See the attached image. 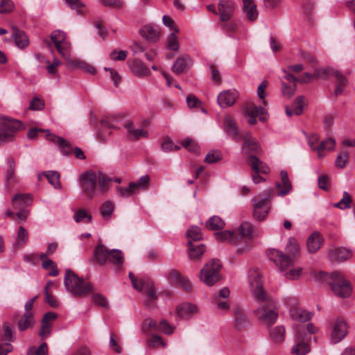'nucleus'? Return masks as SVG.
Segmentation results:
<instances>
[{"mask_svg":"<svg viewBox=\"0 0 355 355\" xmlns=\"http://www.w3.org/2000/svg\"><path fill=\"white\" fill-rule=\"evenodd\" d=\"M261 278L262 275L257 268L249 270L248 279L250 289L260 306L254 310V314L259 320L270 327L276 322L278 314L275 311V302L263 290Z\"/></svg>","mask_w":355,"mask_h":355,"instance_id":"obj_1","label":"nucleus"},{"mask_svg":"<svg viewBox=\"0 0 355 355\" xmlns=\"http://www.w3.org/2000/svg\"><path fill=\"white\" fill-rule=\"evenodd\" d=\"M112 180L101 171H87L80 176V187L90 199L98 196V192L105 194L110 188Z\"/></svg>","mask_w":355,"mask_h":355,"instance_id":"obj_2","label":"nucleus"},{"mask_svg":"<svg viewBox=\"0 0 355 355\" xmlns=\"http://www.w3.org/2000/svg\"><path fill=\"white\" fill-rule=\"evenodd\" d=\"M317 278L327 281L334 293L340 297H347L352 293V286L341 272L335 271L331 274L320 271Z\"/></svg>","mask_w":355,"mask_h":355,"instance_id":"obj_3","label":"nucleus"},{"mask_svg":"<svg viewBox=\"0 0 355 355\" xmlns=\"http://www.w3.org/2000/svg\"><path fill=\"white\" fill-rule=\"evenodd\" d=\"M93 261L101 266H104L109 261L116 268H119L124 262L123 253L121 250H109L103 244H98L94 251Z\"/></svg>","mask_w":355,"mask_h":355,"instance_id":"obj_4","label":"nucleus"},{"mask_svg":"<svg viewBox=\"0 0 355 355\" xmlns=\"http://www.w3.org/2000/svg\"><path fill=\"white\" fill-rule=\"evenodd\" d=\"M64 284L66 289L73 295H83L93 290L91 284L85 282L69 269L66 270Z\"/></svg>","mask_w":355,"mask_h":355,"instance_id":"obj_5","label":"nucleus"},{"mask_svg":"<svg viewBox=\"0 0 355 355\" xmlns=\"http://www.w3.org/2000/svg\"><path fill=\"white\" fill-rule=\"evenodd\" d=\"M222 264L219 259H212L200 272V279L207 286H211L221 279Z\"/></svg>","mask_w":355,"mask_h":355,"instance_id":"obj_6","label":"nucleus"},{"mask_svg":"<svg viewBox=\"0 0 355 355\" xmlns=\"http://www.w3.org/2000/svg\"><path fill=\"white\" fill-rule=\"evenodd\" d=\"M50 39L51 41L45 40L44 44L51 49L53 43L60 55L68 60L71 56V44L66 40L65 33L60 30L54 31L51 33Z\"/></svg>","mask_w":355,"mask_h":355,"instance_id":"obj_7","label":"nucleus"},{"mask_svg":"<svg viewBox=\"0 0 355 355\" xmlns=\"http://www.w3.org/2000/svg\"><path fill=\"white\" fill-rule=\"evenodd\" d=\"M272 195V191L268 190L265 194L253 198V216L256 220L261 221L267 216Z\"/></svg>","mask_w":355,"mask_h":355,"instance_id":"obj_8","label":"nucleus"},{"mask_svg":"<svg viewBox=\"0 0 355 355\" xmlns=\"http://www.w3.org/2000/svg\"><path fill=\"white\" fill-rule=\"evenodd\" d=\"M37 296L30 299L24 306V313L19 316L16 315L15 320L17 322L18 329L20 331H24L25 330L33 328L35 320L34 319V314L33 311V304Z\"/></svg>","mask_w":355,"mask_h":355,"instance_id":"obj_9","label":"nucleus"},{"mask_svg":"<svg viewBox=\"0 0 355 355\" xmlns=\"http://www.w3.org/2000/svg\"><path fill=\"white\" fill-rule=\"evenodd\" d=\"M296 344L293 346L291 353L294 355H305L310 352V346L306 342V335L304 333V327L297 325L295 327Z\"/></svg>","mask_w":355,"mask_h":355,"instance_id":"obj_10","label":"nucleus"},{"mask_svg":"<svg viewBox=\"0 0 355 355\" xmlns=\"http://www.w3.org/2000/svg\"><path fill=\"white\" fill-rule=\"evenodd\" d=\"M21 125L22 123L18 120L2 123L0 125V146L12 141Z\"/></svg>","mask_w":355,"mask_h":355,"instance_id":"obj_11","label":"nucleus"},{"mask_svg":"<svg viewBox=\"0 0 355 355\" xmlns=\"http://www.w3.org/2000/svg\"><path fill=\"white\" fill-rule=\"evenodd\" d=\"M245 115L249 116L248 123L254 125L257 122L256 117L259 116L261 121L266 119V110L261 106H257L253 103H248L245 107Z\"/></svg>","mask_w":355,"mask_h":355,"instance_id":"obj_12","label":"nucleus"},{"mask_svg":"<svg viewBox=\"0 0 355 355\" xmlns=\"http://www.w3.org/2000/svg\"><path fill=\"white\" fill-rule=\"evenodd\" d=\"M285 75L282 80V93L284 98H290L296 90L297 78L291 73L284 70Z\"/></svg>","mask_w":355,"mask_h":355,"instance_id":"obj_13","label":"nucleus"},{"mask_svg":"<svg viewBox=\"0 0 355 355\" xmlns=\"http://www.w3.org/2000/svg\"><path fill=\"white\" fill-rule=\"evenodd\" d=\"M347 324L343 318H338L335 321L331 333V340L333 343L341 341L347 334Z\"/></svg>","mask_w":355,"mask_h":355,"instance_id":"obj_14","label":"nucleus"},{"mask_svg":"<svg viewBox=\"0 0 355 355\" xmlns=\"http://www.w3.org/2000/svg\"><path fill=\"white\" fill-rule=\"evenodd\" d=\"M30 196L28 194L21 193L15 195L12 198V204L13 207L15 209H19L17 214V216L21 220H26L28 217V211L23 209L22 207L28 204V202L30 200Z\"/></svg>","mask_w":355,"mask_h":355,"instance_id":"obj_15","label":"nucleus"},{"mask_svg":"<svg viewBox=\"0 0 355 355\" xmlns=\"http://www.w3.org/2000/svg\"><path fill=\"white\" fill-rule=\"evenodd\" d=\"M272 259L282 271H284L293 265V258L285 254L282 251L273 250L272 251Z\"/></svg>","mask_w":355,"mask_h":355,"instance_id":"obj_16","label":"nucleus"},{"mask_svg":"<svg viewBox=\"0 0 355 355\" xmlns=\"http://www.w3.org/2000/svg\"><path fill=\"white\" fill-rule=\"evenodd\" d=\"M242 138L243 139L242 150L244 154L251 156L260 153L261 148L259 144L250 133H246Z\"/></svg>","mask_w":355,"mask_h":355,"instance_id":"obj_17","label":"nucleus"},{"mask_svg":"<svg viewBox=\"0 0 355 355\" xmlns=\"http://www.w3.org/2000/svg\"><path fill=\"white\" fill-rule=\"evenodd\" d=\"M235 8V3L232 0H220L218 3L220 19L223 21L230 19Z\"/></svg>","mask_w":355,"mask_h":355,"instance_id":"obj_18","label":"nucleus"},{"mask_svg":"<svg viewBox=\"0 0 355 355\" xmlns=\"http://www.w3.org/2000/svg\"><path fill=\"white\" fill-rule=\"evenodd\" d=\"M309 145L313 150L318 152V156L319 158H322L325 156L323 151L334 150L336 146V141L332 138H328L322 141L318 146H315L313 142L310 141H309Z\"/></svg>","mask_w":355,"mask_h":355,"instance_id":"obj_19","label":"nucleus"},{"mask_svg":"<svg viewBox=\"0 0 355 355\" xmlns=\"http://www.w3.org/2000/svg\"><path fill=\"white\" fill-rule=\"evenodd\" d=\"M304 105V97L299 96L295 99L291 106L286 105L285 107L286 114L288 116H293V115L299 116L302 113Z\"/></svg>","mask_w":355,"mask_h":355,"instance_id":"obj_20","label":"nucleus"},{"mask_svg":"<svg viewBox=\"0 0 355 355\" xmlns=\"http://www.w3.org/2000/svg\"><path fill=\"white\" fill-rule=\"evenodd\" d=\"M224 129L229 135H231L236 141L241 139L243 137L240 133L235 121L229 115L225 116Z\"/></svg>","mask_w":355,"mask_h":355,"instance_id":"obj_21","label":"nucleus"},{"mask_svg":"<svg viewBox=\"0 0 355 355\" xmlns=\"http://www.w3.org/2000/svg\"><path fill=\"white\" fill-rule=\"evenodd\" d=\"M238 95L236 91L226 90L220 92L218 96V103L219 105L224 108L232 106Z\"/></svg>","mask_w":355,"mask_h":355,"instance_id":"obj_22","label":"nucleus"},{"mask_svg":"<svg viewBox=\"0 0 355 355\" xmlns=\"http://www.w3.org/2000/svg\"><path fill=\"white\" fill-rule=\"evenodd\" d=\"M128 130L127 137L131 140H138L141 137H147L148 133L143 128H136L132 121H127L124 125Z\"/></svg>","mask_w":355,"mask_h":355,"instance_id":"obj_23","label":"nucleus"},{"mask_svg":"<svg viewBox=\"0 0 355 355\" xmlns=\"http://www.w3.org/2000/svg\"><path fill=\"white\" fill-rule=\"evenodd\" d=\"M46 137L49 141L57 144L60 148L61 152L64 155H68L71 153V144L66 139L51 133L47 134Z\"/></svg>","mask_w":355,"mask_h":355,"instance_id":"obj_24","label":"nucleus"},{"mask_svg":"<svg viewBox=\"0 0 355 355\" xmlns=\"http://www.w3.org/2000/svg\"><path fill=\"white\" fill-rule=\"evenodd\" d=\"M139 33L143 37L150 42H157L160 36L158 28L150 24L143 26Z\"/></svg>","mask_w":355,"mask_h":355,"instance_id":"obj_25","label":"nucleus"},{"mask_svg":"<svg viewBox=\"0 0 355 355\" xmlns=\"http://www.w3.org/2000/svg\"><path fill=\"white\" fill-rule=\"evenodd\" d=\"M351 256V252L345 248H336L329 250L328 258L331 261H344L348 259Z\"/></svg>","mask_w":355,"mask_h":355,"instance_id":"obj_26","label":"nucleus"},{"mask_svg":"<svg viewBox=\"0 0 355 355\" xmlns=\"http://www.w3.org/2000/svg\"><path fill=\"white\" fill-rule=\"evenodd\" d=\"M12 36L14 37L15 44L19 49H24L29 44V40L26 33L17 27L12 26L11 28Z\"/></svg>","mask_w":355,"mask_h":355,"instance_id":"obj_27","label":"nucleus"},{"mask_svg":"<svg viewBox=\"0 0 355 355\" xmlns=\"http://www.w3.org/2000/svg\"><path fill=\"white\" fill-rule=\"evenodd\" d=\"M257 233L252 225L248 222H243L239 228V241L241 239L245 240H250L254 236H257Z\"/></svg>","mask_w":355,"mask_h":355,"instance_id":"obj_28","label":"nucleus"},{"mask_svg":"<svg viewBox=\"0 0 355 355\" xmlns=\"http://www.w3.org/2000/svg\"><path fill=\"white\" fill-rule=\"evenodd\" d=\"M198 312V307L191 303H184L177 307L178 315L183 319H189L191 316Z\"/></svg>","mask_w":355,"mask_h":355,"instance_id":"obj_29","label":"nucleus"},{"mask_svg":"<svg viewBox=\"0 0 355 355\" xmlns=\"http://www.w3.org/2000/svg\"><path fill=\"white\" fill-rule=\"evenodd\" d=\"M247 163L252 169V178L255 184L264 182L265 179L259 175V172L257 171V164L259 163V159L255 155L248 156L247 159Z\"/></svg>","mask_w":355,"mask_h":355,"instance_id":"obj_30","label":"nucleus"},{"mask_svg":"<svg viewBox=\"0 0 355 355\" xmlns=\"http://www.w3.org/2000/svg\"><path fill=\"white\" fill-rule=\"evenodd\" d=\"M280 176L282 184L277 182L276 183V187L277 188H280L279 191H278V196H284L290 193L292 189V184L288 179V173L286 171H282L280 172Z\"/></svg>","mask_w":355,"mask_h":355,"instance_id":"obj_31","label":"nucleus"},{"mask_svg":"<svg viewBox=\"0 0 355 355\" xmlns=\"http://www.w3.org/2000/svg\"><path fill=\"white\" fill-rule=\"evenodd\" d=\"M243 12L246 14L248 19L250 21H255L258 17L257 5L254 0H242Z\"/></svg>","mask_w":355,"mask_h":355,"instance_id":"obj_32","label":"nucleus"},{"mask_svg":"<svg viewBox=\"0 0 355 355\" xmlns=\"http://www.w3.org/2000/svg\"><path fill=\"white\" fill-rule=\"evenodd\" d=\"M234 318L235 327L241 329L249 324V320L243 310L239 306L234 308Z\"/></svg>","mask_w":355,"mask_h":355,"instance_id":"obj_33","label":"nucleus"},{"mask_svg":"<svg viewBox=\"0 0 355 355\" xmlns=\"http://www.w3.org/2000/svg\"><path fill=\"white\" fill-rule=\"evenodd\" d=\"M132 72L139 77L146 76L150 74V69L144 63L139 60H134L129 62Z\"/></svg>","mask_w":355,"mask_h":355,"instance_id":"obj_34","label":"nucleus"},{"mask_svg":"<svg viewBox=\"0 0 355 355\" xmlns=\"http://www.w3.org/2000/svg\"><path fill=\"white\" fill-rule=\"evenodd\" d=\"M188 255L190 259L198 260L204 254L206 247L203 244H194L191 240L188 241Z\"/></svg>","mask_w":355,"mask_h":355,"instance_id":"obj_35","label":"nucleus"},{"mask_svg":"<svg viewBox=\"0 0 355 355\" xmlns=\"http://www.w3.org/2000/svg\"><path fill=\"white\" fill-rule=\"evenodd\" d=\"M322 238L318 232L311 234L306 241L307 250L309 253H315L321 247Z\"/></svg>","mask_w":355,"mask_h":355,"instance_id":"obj_36","label":"nucleus"},{"mask_svg":"<svg viewBox=\"0 0 355 355\" xmlns=\"http://www.w3.org/2000/svg\"><path fill=\"white\" fill-rule=\"evenodd\" d=\"M290 316L294 320L305 322L311 319L313 313L302 309L292 308L290 310Z\"/></svg>","mask_w":355,"mask_h":355,"instance_id":"obj_37","label":"nucleus"},{"mask_svg":"<svg viewBox=\"0 0 355 355\" xmlns=\"http://www.w3.org/2000/svg\"><path fill=\"white\" fill-rule=\"evenodd\" d=\"M8 168L6 171V184L10 187L18 182V179L15 175L16 164L13 159L8 160Z\"/></svg>","mask_w":355,"mask_h":355,"instance_id":"obj_38","label":"nucleus"},{"mask_svg":"<svg viewBox=\"0 0 355 355\" xmlns=\"http://www.w3.org/2000/svg\"><path fill=\"white\" fill-rule=\"evenodd\" d=\"M214 236L218 241L227 242L230 243H237L239 242V236L231 231L226 230L216 232Z\"/></svg>","mask_w":355,"mask_h":355,"instance_id":"obj_39","label":"nucleus"},{"mask_svg":"<svg viewBox=\"0 0 355 355\" xmlns=\"http://www.w3.org/2000/svg\"><path fill=\"white\" fill-rule=\"evenodd\" d=\"M144 292L146 294V299L144 300L145 305L148 307L153 306L155 301L157 300V295L153 282L152 283L147 284V287Z\"/></svg>","mask_w":355,"mask_h":355,"instance_id":"obj_40","label":"nucleus"},{"mask_svg":"<svg viewBox=\"0 0 355 355\" xmlns=\"http://www.w3.org/2000/svg\"><path fill=\"white\" fill-rule=\"evenodd\" d=\"M189 61L190 57L189 55H183L180 56L175 61L172 67V71L177 74L182 73L187 68Z\"/></svg>","mask_w":355,"mask_h":355,"instance_id":"obj_41","label":"nucleus"},{"mask_svg":"<svg viewBox=\"0 0 355 355\" xmlns=\"http://www.w3.org/2000/svg\"><path fill=\"white\" fill-rule=\"evenodd\" d=\"M130 183L136 193L139 191L146 190L150 186V176L148 175H143L137 181Z\"/></svg>","mask_w":355,"mask_h":355,"instance_id":"obj_42","label":"nucleus"},{"mask_svg":"<svg viewBox=\"0 0 355 355\" xmlns=\"http://www.w3.org/2000/svg\"><path fill=\"white\" fill-rule=\"evenodd\" d=\"M225 225L224 220L217 216L211 217L206 223V227L209 230H222Z\"/></svg>","mask_w":355,"mask_h":355,"instance_id":"obj_43","label":"nucleus"},{"mask_svg":"<svg viewBox=\"0 0 355 355\" xmlns=\"http://www.w3.org/2000/svg\"><path fill=\"white\" fill-rule=\"evenodd\" d=\"M270 335L275 343H281L285 339V328L283 326H277L270 329Z\"/></svg>","mask_w":355,"mask_h":355,"instance_id":"obj_44","label":"nucleus"},{"mask_svg":"<svg viewBox=\"0 0 355 355\" xmlns=\"http://www.w3.org/2000/svg\"><path fill=\"white\" fill-rule=\"evenodd\" d=\"M187 234L189 240H191L192 243L200 241L202 238L200 228L195 225L188 229Z\"/></svg>","mask_w":355,"mask_h":355,"instance_id":"obj_45","label":"nucleus"},{"mask_svg":"<svg viewBox=\"0 0 355 355\" xmlns=\"http://www.w3.org/2000/svg\"><path fill=\"white\" fill-rule=\"evenodd\" d=\"M28 233L27 230L22 226L19 227L17 236L16 239V245L18 248L24 246L28 241Z\"/></svg>","mask_w":355,"mask_h":355,"instance_id":"obj_46","label":"nucleus"},{"mask_svg":"<svg viewBox=\"0 0 355 355\" xmlns=\"http://www.w3.org/2000/svg\"><path fill=\"white\" fill-rule=\"evenodd\" d=\"M114 210V205L111 201H106L101 207V214L104 219H109Z\"/></svg>","mask_w":355,"mask_h":355,"instance_id":"obj_47","label":"nucleus"},{"mask_svg":"<svg viewBox=\"0 0 355 355\" xmlns=\"http://www.w3.org/2000/svg\"><path fill=\"white\" fill-rule=\"evenodd\" d=\"M299 250L300 246L297 241L293 238L289 239L286 247V252L288 254L295 257L298 253Z\"/></svg>","mask_w":355,"mask_h":355,"instance_id":"obj_48","label":"nucleus"},{"mask_svg":"<svg viewBox=\"0 0 355 355\" xmlns=\"http://www.w3.org/2000/svg\"><path fill=\"white\" fill-rule=\"evenodd\" d=\"M349 162V155L346 151L341 152L335 160V166L338 168H344Z\"/></svg>","mask_w":355,"mask_h":355,"instance_id":"obj_49","label":"nucleus"},{"mask_svg":"<svg viewBox=\"0 0 355 355\" xmlns=\"http://www.w3.org/2000/svg\"><path fill=\"white\" fill-rule=\"evenodd\" d=\"M49 182L53 186L55 189L60 188V174L56 171H49L46 175Z\"/></svg>","mask_w":355,"mask_h":355,"instance_id":"obj_50","label":"nucleus"},{"mask_svg":"<svg viewBox=\"0 0 355 355\" xmlns=\"http://www.w3.org/2000/svg\"><path fill=\"white\" fill-rule=\"evenodd\" d=\"M176 32L171 33L167 39V48L169 50L172 51H178L179 49V42L178 40V37L175 35Z\"/></svg>","mask_w":355,"mask_h":355,"instance_id":"obj_51","label":"nucleus"},{"mask_svg":"<svg viewBox=\"0 0 355 355\" xmlns=\"http://www.w3.org/2000/svg\"><path fill=\"white\" fill-rule=\"evenodd\" d=\"M101 125L107 130L105 131V132H99L98 133V138L100 139V141H105L106 139V135H109L111 133L108 129L112 128L113 125L110 123L107 119H103L101 121Z\"/></svg>","mask_w":355,"mask_h":355,"instance_id":"obj_52","label":"nucleus"},{"mask_svg":"<svg viewBox=\"0 0 355 355\" xmlns=\"http://www.w3.org/2000/svg\"><path fill=\"white\" fill-rule=\"evenodd\" d=\"M48 347L46 343H42L37 349L35 347L29 348L28 355H47Z\"/></svg>","mask_w":355,"mask_h":355,"instance_id":"obj_53","label":"nucleus"},{"mask_svg":"<svg viewBox=\"0 0 355 355\" xmlns=\"http://www.w3.org/2000/svg\"><path fill=\"white\" fill-rule=\"evenodd\" d=\"M336 69L331 68V67H327L320 69H316L314 72L315 78H322L323 79L328 78L329 76H333V71H335Z\"/></svg>","mask_w":355,"mask_h":355,"instance_id":"obj_54","label":"nucleus"},{"mask_svg":"<svg viewBox=\"0 0 355 355\" xmlns=\"http://www.w3.org/2000/svg\"><path fill=\"white\" fill-rule=\"evenodd\" d=\"M221 159L222 156L220 152L211 150L207 154L205 158V162L208 164H213L220 161Z\"/></svg>","mask_w":355,"mask_h":355,"instance_id":"obj_55","label":"nucleus"},{"mask_svg":"<svg viewBox=\"0 0 355 355\" xmlns=\"http://www.w3.org/2000/svg\"><path fill=\"white\" fill-rule=\"evenodd\" d=\"M318 187L324 191H329L330 189V179L327 175H320L318 178Z\"/></svg>","mask_w":355,"mask_h":355,"instance_id":"obj_56","label":"nucleus"},{"mask_svg":"<svg viewBox=\"0 0 355 355\" xmlns=\"http://www.w3.org/2000/svg\"><path fill=\"white\" fill-rule=\"evenodd\" d=\"M74 220L77 223H80L83 221L84 219H86L85 222L90 223L92 221V216L84 209H79L73 216Z\"/></svg>","mask_w":355,"mask_h":355,"instance_id":"obj_57","label":"nucleus"},{"mask_svg":"<svg viewBox=\"0 0 355 355\" xmlns=\"http://www.w3.org/2000/svg\"><path fill=\"white\" fill-rule=\"evenodd\" d=\"M14 9V3L11 0H0V14H7Z\"/></svg>","mask_w":355,"mask_h":355,"instance_id":"obj_58","label":"nucleus"},{"mask_svg":"<svg viewBox=\"0 0 355 355\" xmlns=\"http://www.w3.org/2000/svg\"><path fill=\"white\" fill-rule=\"evenodd\" d=\"M52 324L50 323L44 322L41 321V327L39 331V335L42 338H46L49 337L51 334Z\"/></svg>","mask_w":355,"mask_h":355,"instance_id":"obj_59","label":"nucleus"},{"mask_svg":"<svg viewBox=\"0 0 355 355\" xmlns=\"http://www.w3.org/2000/svg\"><path fill=\"white\" fill-rule=\"evenodd\" d=\"M148 283H152V281L148 279H135L134 281L132 280V285L135 289L137 290L138 291H145Z\"/></svg>","mask_w":355,"mask_h":355,"instance_id":"obj_60","label":"nucleus"},{"mask_svg":"<svg viewBox=\"0 0 355 355\" xmlns=\"http://www.w3.org/2000/svg\"><path fill=\"white\" fill-rule=\"evenodd\" d=\"M182 146L189 151L197 153L199 150L198 144L192 139L187 138L182 142Z\"/></svg>","mask_w":355,"mask_h":355,"instance_id":"obj_61","label":"nucleus"},{"mask_svg":"<svg viewBox=\"0 0 355 355\" xmlns=\"http://www.w3.org/2000/svg\"><path fill=\"white\" fill-rule=\"evenodd\" d=\"M117 192L122 198L130 197L136 193L133 187H131V183H130L127 187H119L117 188Z\"/></svg>","mask_w":355,"mask_h":355,"instance_id":"obj_62","label":"nucleus"},{"mask_svg":"<svg viewBox=\"0 0 355 355\" xmlns=\"http://www.w3.org/2000/svg\"><path fill=\"white\" fill-rule=\"evenodd\" d=\"M147 345L151 348H155L159 345L165 346V344L162 342L161 337L155 334L153 335L148 339Z\"/></svg>","mask_w":355,"mask_h":355,"instance_id":"obj_63","label":"nucleus"},{"mask_svg":"<svg viewBox=\"0 0 355 355\" xmlns=\"http://www.w3.org/2000/svg\"><path fill=\"white\" fill-rule=\"evenodd\" d=\"M128 55V51H117L116 50H113L110 54V58L112 60H119V61H123L126 59Z\"/></svg>","mask_w":355,"mask_h":355,"instance_id":"obj_64","label":"nucleus"}]
</instances>
